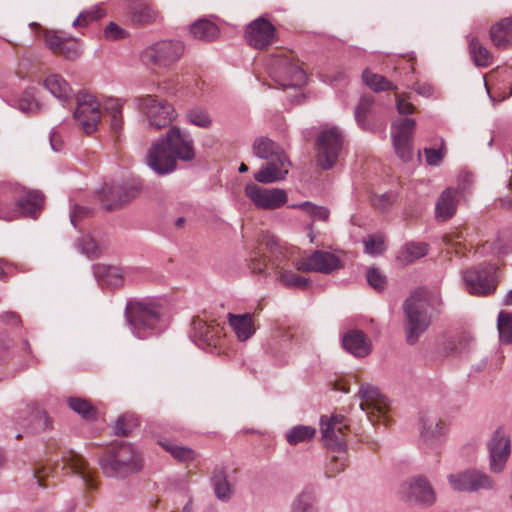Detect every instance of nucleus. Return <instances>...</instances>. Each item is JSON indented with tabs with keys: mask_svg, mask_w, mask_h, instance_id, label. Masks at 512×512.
Segmentation results:
<instances>
[{
	"mask_svg": "<svg viewBox=\"0 0 512 512\" xmlns=\"http://www.w3.org/2000/svg\"><path fill=\"white\" fill-rule=\"evenodd\" d=\"M254 156L265 160L254 179L261 184H271L285 179L291 162L284 149L266 136L257 137L252 145Z\"/></svg>",
	"mask_w": 512,
	"mask_h": 512,
	"instance_id": "f257e3e1",
	"label": "nucleus"
},
{
	"mask_svg": "<svg viewBox=\"0 0 512 512\" xmlns=\"http://www.w3.org/2000/svg\"><path fill=\"white\" fill-rule=\"evenodd\" d=\"M435 303H441L436 296L420 293L413 294L405 301L403 305L406 319L405 335L409 345H414L430 326V310L433 309Z\"/></svg>",
	"mask_w": 512,
	"mask_h": 512,
	"instance_id": "f03ea898",
	"label": "nucleus"
},
{
	"mask_svg": "<svg viewBox=\"0 0 512 512\" xmlns=\"http://www.w3.org/2000/svg\"><path fill=\"white\" fill-rule=\"evenodd\" d=\"M99 465L106 476L124 478L141 469V460L131 444L116 442L99 459Z\"/></svg>",
	"mask_w": 512,
	"mask_h": 512,
	"instance_id": "7ed1b4c3",
	"label": "nucleus"
},
{
	"mask_svg": "<svg viewBox=\"0 0 512 512\" xmlns=\"http://www.w3.org/2000/svg\"><path fill=\"white\" fill-rule=\"evenodd\" d=\"M125 317L133 335L139 339L164 329L160 310L153 303L130 300L125 307Z\"/></svg>",
	"mask_w": 512,
	"mask_h": 512,
	"instance_id": "20e7f679",
	"label": "nucleus"
},
{
	"mask_svg": "<svg viewBox=\"0 0 512 512\" xmlns=\"http://www.w3.org/2000/svg\"><path fill=\"white\" fill-rule=\"evenodd\" d=\"M137 109L144 115L148 127L160 130L169 127L176 119V111L171 103L155 95L134 99Z\"/></svg>",
	"mask_w": 512,
	"mask_h": 512,
	"instance_id": "39448f33",
	"label": "nucleus"
},
{
	"mask_svg": "<svg viewBox=\"0 0 512 512\" xmlns=\"http://www.w3.org/2000/svg\"><path fill=\"white\" fill-rule=\"evenodd\" d=\"M183 53L184 44L181 41L162 40L144 48L140 60L147 67L167 68L176 63Z\"/></svg>",
	"mask_w": 512,
	"mask_h": 512,
	"instance_id": "423d86ee",
	"label": "nucleus"
},
{
	"mask_svg": "<svg viewBox=\"0 0 512 512\" xmlns=\"http://www.w3.org/2000/svg\"><path fill=\"white\" fill-rule=\"evenodd\" d=\"M344 137L338 127L323 129L317 137L318 165L324 169H331L337 162L343 148Z\"/></svg>",
	"mask_w": 512,
	"mask_h": 512,
	"instance_id": "0eeeda50",
	"label": "nucleus"
},
{
	"mask_svg": "<svg viewBox=\"0 0 512 512\" xmlns=\"http://www.w3.org/2000/svg\"><path fill=\"white\" fill-rule=\"evenodd\" d=\"M497 270L498 267L495 264H488L464 271L463 280L467 291L478 296L494 293L498 282Z\"/></svg>",
	"mask_w": 512,
	"mask_h": 512,
	"instance_id": "6e6552de",
	"label": "nucleus"
},
{
	"mask_svg": "<svg viewBox=\"0 0 512 512\" xmlns=\"http://www.w3.org/2000/svg\"><path fill=\"white\" fill-rule=\"evenodd\" d=\"M73 116L86 134L95 132L101 120L100 104L95 96L87 92L78 93Z\"/></svg>",
	"mask_w": 512,
	"mask_h": 512,
	"instance_id": "1a4fd4ad",
	"label": "nucleus"
},
{
	"mask_svg": "<svg viewBox=\"0 0 512 512\" xmlns=\"http://www.w3.org/2000/svg\"><path fill=\"white\" fill-rule=\"evenodd\" d=\"M245 196L260 210H276L288 202V194L282 188H265L248 183L244 188Z\"/></svg>",
	"mask_w": 512,
	"mask_h": 512,
	"instance_id": "9d476101",
	"label": "nucleus"
},
{
	"mask_svg": "<svg viewBox=\"0 0 512 512\" xmlns=\"http://www.w3.org/2000/svg\"><path fill=\"white\" fill-rule=\"evenodd\" d=\"M448 481L454 490L463 492L492 490L496 486L495 480L490 475L478 469H467L456 474H450Z\"/></svg>",
	"mask_w": 512,
	"mask_h": 512,
	"instance_id": "9b49d317",
	"label": "nucleus"
},
{
	"mask_svg": "<svg viewBox=\"0 0 512 512\" xmlns=\"http://www.w3.org/2000/svg\"><path fill=\"white\" fill-rule=\"evenodd\" d=\"M190 337L202 349H213L221 345L222 328L215 320L195 316L191 323Z\"/></svg>",
	"mask_w": 512,
	"mask_h": 512,
	"instance_id": "f8f14e48",
	"label": "nucleus"
},
{
	"mask_svg": "<svg viewBox=\"0 0 512 512\" xmlns=\"http://www.w3.org/2000/svg\"><path fill=\"white\" fill-rule=\"evenodd\" d=\"M18 194L16 207L13 209L0 207V219L12 221L20 216L34 217L42 208L44 195L40 191L21 188Z\"/></svg>",
	"mask_w": 512,
	"mask_h": 512,
	"instance_id": "ddd939ff",
	"label": "nucleus"
},
{
	"mask_svg": "<svg viewBox=\"0 0 512 512\" xmlns=\"http://www.w3.org/2000/svg\"><path fill=\"white\" fill-rule=\"evenodd\" d=\"M489 470L494 474L502 473L511 455V440L502 429H497L487 443Z\"/></svg>",
	"mask_w": 512,
	"mask_h": 512,
	"instance_id": "4468645a",
	"label": "nucleus"
},
{
	"mask_svg": "<svg viewBox=\"0 0 512 512\" xmlns=\"http://www.w3.org/2000/svg\"><path fill=\"white\" fill-rule=\"evenodd\" d=\"M176 161L190 162L195 159L196 151L192 136L177 126H172L162 136Z\"/></svg>",
	"mask_w": 512,
	"mask_h": 512,
	"instance_id": "2eb2a0df",
	"label": "nucleus"
},
{
	"mask_svg": "<svg viewBox=\"0 0 512 512\" xmlns=\"http://www.w3.org/2000/svg\"><path fill=\"white\" fill-rule=\"evenodd\" d=\"M348 425L344 416H322L320 430L325 445L333 451H344L346 448L345 430Z\"/></svg>",
	"mask_w": 512,
	"mask_h": 512,
	"instance_id": "dca6fc26",
	"label": "nucleus"
},
{
	"mask_svg": "<svg viewBox=\"0 0 512 512\" xmlns=\"http://www.w3.org/2000/svg\"><path fill=\"white\" fill-rule=\"evenodd\" d=\"M146 164L161 176L170 174L177 169V161L162 136L154 141L148 149Z\"/></svg>",
	"mask_w": 512,
	"mask_h": 512,
	"instance_id": "f3484780",
	"label": "nucleus"
},
{
	"mask_svg": "<svg viewBox=\"0 0 512 512\" xmlns=\"http://www.w3.org/2000/svg\"><path fill=\"white\" fill-rule=\"evenodd\" d=\"M416 122L412 118H404L392 123L393 145L397 156L404 162L412 159V136Z\"/></svg>",
	"mask_w": 512,
	"mask_h": 512,
	"instance_id": "a211bd4d",
	"label": "nucleus"
},
{
	"mask_svg": "<svg viewBox=\"0 0 512 512\" xmlns=\"http://www.w3.org/2000/svg\"><path fill=\"white\" fill-rule=\"evenodd\" d=\"M138 191L136 186L130 184L105 183L99 194L103 207L106 210H113L134 199Z\"/></svg>",
	"mask_w": 512,
	"mask_h": 512,
	"instance_id": "6ab92c4d",
	"label": "nucleus"
},
{
	"mask_svg": "<svg viewBox=\"0 0 512 512\" xmlns=\"http://www.w3.org/2000/svg\"><path fill=\"white\" fill-rule=\"evenodd\" d=\"M274 79L283 88L298 87L305 83L306 73L288 57H279L274 64Z\"/></svg>",
	"mask_w": 512,
	"mask_h": 512,
	"instance_id": "aec40b11",
	"label": "nucleus"
},
{
	"mask_svg": "<svg viewBox=\"0 0 512 512\" xmlns=\"http://www.w3.org/2000/svg\"><path fill=\"white\" fill-rule=\"evenodd\" d=\"M341 267V260L335 254L322 250H316L296 262V268L304 272L330 274Z\"/></svg>",
	"mask_w": 512,
	"mask_h": 512,
	"instance_id": "412c9836",
	"label": "nucleus"
},
{
	"mask_svg": "<svg viewBox=\"0 0 512 512\" xmlns=\"http://www.w3.org/2000/svg\"><path fill=\"white\" fill-rule=\"evenodd\" d=\"M399 493L407 502H419L431 505L435 501V493L429 482L422 476L413 477L405 481Z\"/></svg>",
	"mask_w": 512,
	"mask_h": 512,
	"instance_id": "4be33fe9",
	"label": "nucleus"
},
{
	"mask_svg": "<svg viewBox=\"0 0 512 512\" xmlns=\"http://www.w3.org/2000/svg\"><path fill=\"white\" fill-rule=\"evenodd\" d=\"M245 37L254 48L264 49L275 40V27L268 20L258 18L248 25Z\"/></svg>",
	"mask_w": 512,
	"mask_h": 512,
	"instance_id": "5701e85b",
	"label": "nucleus"
},
{
	"mask_svg": "<svg viewBox=\"0 0 512 512\" xmlns=\"http://www.w3.org/2000/svg\"><path fill=\"white\" fill-rule=\"evenodd\" d=\"M135 272L134 268L108 266L104 264H95L93 274L96 280L102 285L111 287L121 286L125 279H128Z\"/></svg>",
	"mask_w": 512,
	"mask_h": 512,
	"instance_id": "b1692460",
	"label": "nucleus"
},
{
	"mask_svg": "<svg viewBox=\"0 0 512 512\" xmlns=\"http://www.w3.org/2000/svg\"><path fill=\"white\" fill-rule=\"evenodd\" d=\"M358 395L361 399L360 408L363 411H367V414L376 412L379 415H385L388 408V400L376 387L363 384L359 389Z\"/></svg>",
	"mask_w": 512,
	"mask_h": 512,
	"instance_id": "393cba45",
	"label": "nucleus"
},
{
	"mask_svg": "<svg viewBox=\"0 0 512 512\" xmlns=\"http://www.w3.org/2000/svg\"><path fill=\"white\" fill-rule=\"evenodd\" d=\"M128 9L131 20L139 25L156 23L161 18L159 11L148 0H133Z\"/></svg>",
	"mask_w": 512,
	"mask_h": 512,
	"instance_id": "a878e982",
	"label": "nucleus"
},
{
	"mask_svg": "<svg viewBox=\"0 0 512 512\" xmlns=\"http://www.w3.org/2000/svg\"><path fill=\"white\" fill-rule=\"evenodd\" d=\"M344 349L355 357H365L371 352V342L360 330L348 331L342 339Z\"/></svg>",
	"mask_w": 512,
	"mask_h": 512,
	"instance_id": "bb28decb",
	"label": "nucleus"
},
{
	"mask_svg": "<svg viewBox=\"0 0 512 512\" xmlns=\"http://www.w3.org/2000/svg\"><path fill=\"white\" fill-rule=\"evenodd\" d=\"M211 484L218 500L227 502L234 494L233 483L229 479L228 471L223 466H216L212 472Z\"/></svg>",
	"mask_w": 512,
	"mask_h": 512,
	"instance_id": "cd10ccee",
	"label": "nucleus"
},
{
	"mask_svg": "<svg viewBox=\"0 0 512 512\" xmlns=\"http://www.w3.org/2000/svg\"><path fill=\"white\" fill-rule=\"evenodd\" d=\"M228 323L239 341H246L255 333L253 318L250 313L227 315Z\"/></svg>",
	"mask_w": 512,
	"mask_h": 512,
	"instance_id": "c85d7f7f",
	"label": "nucleus"
},
{
	"mask_svg": "<svg viewBox=\"0 0 512 512\" xmlns=\"http://www.w3.org/2000/svg\"><path fill=\"white\" fill-rule=\"evenodd\" d=\"M458 192L454 188L445 189L439 196L436 203V217L442 221L450 219L457 210Z\"/></svg>",
	"mask_w": 512,
	"mask_h": 512,
	"instance_id": "c756f323",
	"label": "nucleus"
},
{
	"mask_svg": "<svg viewBox=\"0 0 512 512\" xmlns=\"http://www.w3.org/2000/svg\"><path fill=\"white\" fill-rule=\"evenodd\" d=\"M45 88L59 101L67 102L72 98V89L69 83L59 74H52L44 81Z\"/></svg>",
	"mask_w": 512,
	"mask_h": 512,
	"instance_id": "7c9ffc66",
	"label": "nucleus"
},
{
	"mask_svg": "<svg viewBox=\"0 0 512 512\" xmlns=\"http://www.w3.org/2000/svg\"><path fill=\"white\" fill-rule=\"evenodd\" d=\"M272 268L275 270L277 274V279L280 283H282L285 287L288 288H306L309 285V279L299 276L293 271L286 270L280 266V262L278 257H276L272 263Z\"/></svg>",
	"mask_w": 512,
	"mask_h": 512,
	"instance_id": "2f4dec72",
	"label": "nucleus"
},
{
	"mask_svg": "<svg viewBox=\"0 0 512 512\" xmlns=\"http://www.w3.org/2000/svg\"><path fill=\"white\" fill-rule=\"evenodd\" d=\"M66 464L72 470V472L81 477L82 481L91 489H94L96 485L94 484V478L91 470L87 466V462L85 459L75 453L70 452L69 456L66 459Z\"/></svg>",
	"mask_w": 512,
	"mask_h": 512,
	"instance_id": "473e14b6",
	"label": "nucleus"
},
{
	"mask_svg": "<svg viewBox=\"0 0 512 512\" xmlns=\"http://www.w3.org/2000/svg\"><path fill=\"white\" fill-rule=\"evenodd\" d=\"M490 37L495 46L507 47L512 42V17L504 18L492 26Z\"/></svg>",
	"mask_w": 512,
	"mask_h": 512,
	"instance_id": "72a5a7b5",
	"label": "nucleus"
},
{
	"mask_svg": "<svg viewBox=\"0 0 512 512\" xmlns=\"http://www.w3.org/2000/svg\"><path fill=\"white\" fill-rule=\"evenodd\" d=\"M191 35L201 41L211 42L219 37L218 26L207 19H198L190 26Z\"/></svg>",
	"mask_w": 512,
	"mask_h": 512,
	"instance_id": "f704fd0d",
	"label": "nucleus"
},
{
	"mask_svg": "<svg viewBox=\"0 0 512 512\" xmlns=\"http://www.w3.org/2000/svg\"><path fill=\"white\" fill-rule=\"evenodd\" d=\"M374 103L372 95H363L355 107L354 116L358 126L365 131H372L369 115Z\"/></svg>",
	"mask_w": 512,
	"mask_h": 512,
	"instance_id": "c9c22d12",
	"label": "nucleus"
},
{
	"mask_svg": "<svg viewBox=\"0 0 512 512\" xmlns=\"http://www.w3.org/2000/svg\"><path fill=\"white\" fill-rule=\"evenodd\" d=\"M442 421L435 415L424 414L421 416V437L423 440H433L443 434Z\"/></svg>",
	"mask_w": 512,
	"mask_h": 512,
	"instance_id": "e433bc0d",
	"label": "nucleus"
},
{
	"mask_svg": "<svg viewBox=\"0 0 512 512\" xmlns=\"http://www.w3.org/2000/svg\"><path fill=\"white\" fill-rule=\"evenodd\" d=\"M427 254V246L424 243H408L398 253L397 261L403 265H409Z\"/></svg>",
	"mask_w": 512,
	"mask_h": 512,
	"instance_id": "4c0bfd02",
	"label": "nucleus"
},
{
	"mask_svg": "<svg viewBox=\"0 0 512 512\" xmlns=\"http://www.w3.org/2000/svg\"><path fill=\"white\" fill-rule=\"evenodd\" d=\"M123 101L120 99H108L104 109L110 117L111 127L115 133H120L123 129L122 117Z\"/></svg>",
	"mask_w": 512,
	"mask_h": 512,
	"instance_id": "58836bf2",
	"label": "nucleus"
},
{
	"mask_svg": "<svg viewBox=\"0 0 512 512\" xmlns=\"http://www.w3.org/2000/svg\"><path fill=\"white\" fill-rule=\"evenodd\" d=\"M363 82L375 92L396 90L397 86L386 79L384 76L372 73L369 69H365L362 73Z\"/></svg>",
	"mask_w": 512,
	"mask_h": 512,
	"instance_id": "ea45409f",
	"label": "nucleus"
},
{
	"mask_svg": "<svg viewBox=\"0 0 512 512\" xmlns=\"http://www.w3.org/2000/svg\"><path fill=\"white\" fill-rule=\"evenodd\" d=\"M469 49L476 66L487 67L492 64V54L476 38L470 40Z\"/></svg>",
	"mask_w": 512,
	"mask_h": 512,
	"instance_id": "a19ab883",
	"label": "nucleus"
},
{
	"mask_svg": "<svg viewBox=\"0 0 512 512\" xmlns=\"http://www.w3.org/2000/svg\"><path fill=\"white\" fill-rule=\"evenodd\" d=\"M316 434V429L308 425H297L286 433V440L290 445L310 441Z\"/></svg>",
	"mask_w": 512,
	"mask_h": 512,
	"instance_id": "79ce46f5",
	"label": "nucleus"
},
{
	"mask_svg": "<svg viewBox=\"0 0 512 512\" xmlns=\"http://www.w3.org/2000/svg\"><path fill=\"white\" fill-rule=\"evenodd\" d=\"M68 406L83 419L91 421L97 417V411L92 404L83 398L70 397L67 399Z\"/></svg>",
	"mask_w": 512,
	"mask_h": 512,
	"instance_id": "37998d69",
	"label": "nucleus"
},
{
	"mask_svg": "<svg viewBox=\"0 0 512 512\" xmlns=\"http://www.w3.org/2000/svg\"><path fill=\"white\" fill-rule=\"evenodd\" d=\"M316 498L312 490H303L293 501L291 512H317Z\"/></svg>",
	"mask_w": 512,
	"mask_h": 512,
	"instance_id": "c03bdc74",
	"label": "nucleus"
},
{
	"mask_svg": "<svg viewBox=\"0 0 512 512\" xmlns=\"http://www.w3.org/2000/svg\"><path fill=\"white\" fill-rule=\"evenodd\" d=\"M497 328L499 339L502 343H512V313L501 311L498 314Z\"/></svg>",
	"mask_w": 512,
	"mask_h": 512,
	"instance_id": "a18cd8bd",
	"label": "nucleus"
},
{
	"mask_svg": "<svg viewBox=\"0 0 512 512\" xmlns=\"http://www.w3.org/2000/svg\"><path fill=\"white\" fill-rule=\"evenodd\" d=\"M289 207L293 209H300L306 212L313 219L320 221H327L330 215L328 208L324 206H318L308 201L299 204H292Z\"/></svg>",
	"mask_w": 512,
	"mask_h": 512,
	"instance_id": "49530a36",
	"label": "nucleus"
},
{
	"mask_svg": "<svg viewBox=\"0 0 512 512\" xmlns=\"http://www.w3.org/2000/svg\"><path fill=\"white\" fill-rule=\"evenodd\" d=\"M186 120L188 123L204 129L212 125V118L209 113L201 107L189 109L186 113Z\"/></svg>",
	"mask_w": 512,
	"mask_h": 512,
	"instance_id": "de8ad7c7",
	"label": "nucleus"
},
{
	"mask_svg": "<svg viewBox=\"0 0 512 512\" xmlns=\"http://www.w3.org/2000/svg\"><path fill=\"white\" fill-rule=\"evenodd\" d=\"M161 446L168 451L175 459L181 462L194 460L196 454L194 450L185 446H179L168 441H161Z\"/></svg>",
	"mask_w": 512,
	"mask_h": 512,
	"instance_id": "09e8293b",
	"label": "nucleus"
},
{
	"mask_svg": "<svg viewBox=\"0 0 512 512\" xmlns=\"http://www.w3.org/2000/svg\"><path fill=\"white\" fill-rule=\"evenodd\" d=\"M56 54L62 55L70 60L76 59L81 55L80 43L72 37H67Z\"/></svg>",
	"mask_w": 512,
	"mask_h": 512,
	"instance_id": "8fccbe9b",
	"label": "nucleus"
},
{
	"mask_svg": "<svg viewBox=\"0 0 512 512\" xmlns=\"http://www.w3.org/2000/svg\"><path fill=\"white\" fill-rule=\"evenodd\" d=\"M446 146L444 141H441L440 147L436 148H425L424 154L426 157V162L430 166H438L442 162L445 154H446Z\"/></svg>",
	"mask_w": 512,
	"mask_h": 512,
	"instance_id": "3c124183",
	"label": "nucleus"
},
{
	"mask_svg": "<svg viewBox=\"0 0 512 512\" xmlns=\"http://www.w3.org/2000/svg\"><path fill=\"white\" fill-rule=\"evenodd\" d=\"M136 425L137 422L133 415H122L116 420L115 432L118 435L127 436Z\"/></svg>",
	"mask_w": 512,
	"mask_h": 512,
	"instance_id": "603ef678",
	"label": "nucleus"
},
{
	"mask_svg": "<svg viewBox=\"0 0 512 512\" xmlns=\"http://www.w3.org/2000/svg\"><path fill=\"white\" fill-rule=\"evenodd\" d=\"M363 242L365 252L369 255H379L384 251V239L381 235H370Z\"/></svg>",
	"mask_w": 512,
	"mask_h": 512,
	"instance_id": "864d4df0",
	"label": "nucleus"
},
{
	"mask_svg": "<svg viewBox=\"0 0 512 512\" xmlns=\"http://www.w3.org/2000/svg\"><path fill=\"white\" fill-rule=\"evenodd\" d=\"M68 36L64 35L59 31H46L44 33V40L46 45L53 51V53H57L58 50L63 45L64 41Z\"/></svg>",
	"mask_w": 512,
	"mask_h": 512,
	"instance_id": "5fc2aeb1",
	"label": "nucleus"
},
{
	"mask_svg": "<svg viewBox=\"0 0 512 512\" xmlns=\"http://www.w3.org/2000/svg\"><path fill=\"white\" fill-rule=\"evenodd\" d=\"M104 15L100 7H95L92 10L82 11L79 16L73 21L74 27L86 26L89 21L100 19Z\"/></svg>",
	"mask_w": 512,
	"mask_h": 512,
	"instance_id": "6e6d98bb",
	"label": "nucleus"
},
{
	"mask_svg": "<svg viewBox=\"0 0 512 512\" xmlns=\"http://www.w3.org/2000/svg\"><path fill=\"white\" fill-rule=\"evenodd\" d=\"M366 277L369 285L375 290L381 291L386 286V277L378 268H369L366 272Z\"/></svg>",
	"mask_w": 512,
	"mask_h": 512,
	"instance_id": "4d7b16f0",
	"label": "nucleus"
},
{
	"mask_svg": "<svg viewBox=\"0 0 512 512\" xmlns=\"http://www.w3.org/2000/svg\"><path fill=\"white\" fill-rule=\"evenodd\" d=\"M18 109L27 114H33L39 109V104L34 99L32 92H25V96L18 102Z\"/></svg>",
	"mask_w": 512,
	"mask_h": 512,
	"instance_id": "13d9d810",
	"label": "nucleus"
},
{
	"mask_svg": "<svg viewBox=\"0 0 512 512\" xmlns=\"http://www.w3.org/2000/svg\"><path fill=\"white\" fill-rule=\"evenodd\" d=\"M395 201V194L393 192H386L383 194H374L371 197L372 205L379 210H386Z\"/></svg>",
	"mask_w": 512,
	"mask_h": 512,
	"instance_id": "bf43d9fd",
	"label": "nucleus"
},
{
	"mask_svg": "<svg viewBox=\"0 0 512 512\" xmlns=\"http://www.w3.org/2000/svg\"><path fill=\"white\" fill-rule=\"evenodd\" d=\"M249 268L252 273L259 275L267 274V270L269 269L265 259L258 253L251 255Z\"/></svg>",
	"mask_w": 512,
	"mask_h": 512,
	"instance_id": "052dcab7",
	"label": "nucleus"
},
{
	"mask_svg": "<svg viewBox=\"0 0 512 512\" xmlns=\"http://www.w3.org/2000/svg\"><path fill=\"white\" fill-rule=\"evenodd\" d=\"M80 248L81 252L89 258H94L99 255V247L93 238H82L80 242Z\"/></svg>",
	"mask_w": 512,
	"mask_h": 512,
	"instance_id": "680f3d73",
	"label": "nucleus"
},
{
	"mask_svg": "<svg viewBox=\"0 0 512 512\" xmlns=\"http://www.w3.org/2000/svg\"><path fill=\"white\" fill-rule=\"evenodd\" d=\"M396 108L401 115H410L415 111L414 105L409 101L406 94L396 95Z\"/></svg>",
	"mask_w": 512,
	"mask_h": 512,
	"instance_id": "e2e57ef3",
	"label": "nucleus"
},
{
	"mask_svg": "<svg viewBox=\"0 0 512 512\" xmlns=\"http://www.w3.org/2000/svg\"><path fill=\"white\" fill-rule=\"evenodd\" d=\"M104 36L108 40H117L124 38L126 36V32L116 23L110 22L104 30Z\"/></svg>",
	"mask_w": 512,
	"mask_h": 512,
	"instance_id": "0e129e2a",
	"label": "nucleus"
},
{
	"mask_svg": "<svg viewBox=\"0 0 512 512\" xmlns=\"http://www.w3.org/2000/svg\"><path fill=\"white\" fill-rule=\"evenodd\" d=\"M413 89L417 94L426 98L432 97L434 93V88L429 83H415Z\"/></svg>",
	"mask_w": 512,
	"mask_h": 512,
	"instance_id": "69168bd1",
	"label": "nucleus"
},
{
	"mask_svg": "<svg viewBox=\"0 0 512 512\" xmlns=\"http://www.w3.org/2000/svg\"><path fill=\"white\" fill-rule=\"evenodd\" d=\"M0 320L6 324L17 325L20 323L19 316L14 312H3L0 314Z\"/></svg>",
	"mask_w": 512,
	"mask_h": 512,
	"instance_id": "338daca9",
	"label": "nucleus"
},
{
	"mask_svg": "<svg viewBox=\"0 0 512 512\" xmlns=\"http://www.w3.org/2000/svg\"><path fill=\"white\" fill-rule=\"evenodd\" d=\"M325 77H326L325 81H328L330 84H334L337 82L345 81L346 74L343 70H337V71L332 72L331 74L325 75Z\"/></svg>",
	"mask_w": 512,
	"mask_h": 512,
	"instance_id": "774afa93",
	"label": "nucleus"
}]
</instances>
